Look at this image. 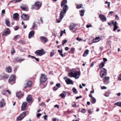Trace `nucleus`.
I'll return each mask as SVG.
<instances>
[{
    "instance_id": "473e14b6",
    "label": "nucleus",
    "mask_w": 121,
    "mask_h": 121,
    "mask_svg": "<svg viewBox=\"0 0 121 121\" xmlns=\"http://www.w3.org/2000/svg\"><path fill=\"white\" fill-rule=\"evenodd\" d=\"M72 91L75 94H77L78 93V91L76 89L75 87H73V88Z\"/></svg>"
},
{
    "instance_id": "49530a36",
    "label": "nucleus",
    "mask_w": 121,
    "mask_h": 121,
    "mask_svg": "<svg viewBox=\"0 0 121 121\" xmlns=\"http://www.w3.org/2000/svg\"><path fill=\"white\" fill-rule=\"evenodd\" d=\"M103 78H104V79L103 80H105L107 81L109 79V77H107L104 78V77Z\"/></svg>"
},
{
    "instance_id": "13d9d810",
    "label": "nucleus",
    "mask_w": 121,
    "mask_h": 121,
    "mask_svg": "<svg viewBox=\"0 0 121 121\" xmlns=\"http://www.w3.org/2000/svg\"><path fill=\"white\" fill-rule=\"evenodd\" d=\"M4 91H5V93H6V92L7 91L9 93V94H11V92L10 91H9L8 90H5Z\"/></svg>"
},
{
    "instance_id": "bb28decb",
    "label": "nucleus",
    "mask_w": 121,
    "mask_h": 121,
    "mask_svg": "<svg viewBox=\"0 0 121 121\" xmlns=\"http://www.w3.org/2000/svg\"><path fill=\"white\" fill-rule=\"evenodd\" d=\"M32 85V82L31 81H29L27 82V87H31Z\"/></svg>"
},
{
    "instance_id": "7c9ffc66",
    "label": "nucleus",
    "mask_w": 121,
    "mask_h": 121,
    "mask_svg": "<svg viewBox=\"0 0 121 121\" xmlns=\"http://www.w3.org/2000/svg\"><path fill=\"white\" fill-rule=\"evenodd\" d=\"M85 11L84 9L81 10L80 11V15L81 16H83L84 15Z\"/></svg>"
},
{
    "instance_id": "603ef678",
    "label": "nucleus",
    "mask_w": 121,
    "mask_h": 121,
    "mask_svg": "<svg viewBox=\"0 0 121 121\" xmlns=\"http://www.w3.org/2000/svg\"><path fill=\"white\" fill-rule=\"evenodd\" d=\"M19 27L18 26H16L14 27V30H16L19 29Z\"/></svg>"
},
{
    "instance_id": "3c124183",
    "label": "nucleus",
    "mask_w": 121,
    "mask_h": 121,
    "mask_svg": "<svg viewBox=\"0 0 121 121\" xmlns=\"http://www.w3.org/2000/svg\"><path fill=\"white\" fill-rule=\"evenodd\" d=\"M60 83H58L56 84V86L58 88L60 87Z\"/></svg>"
},
{
    "instance_id": "412c9836",
    "label": "nucleus",
    "mask_w": 121,
    "mask_h": 121,
    "mask_svg": "<svg viewBox=\"0 0 121 121\" xmlns=\"http://www.w3.org/2000/svg\"><path fill=\"white\" fill-rule=\"evenodd\" d=\"M34 31L33 30L31 31L29 33L28 37L30 39L34 35Z\"/></svg>"
},
{
    "instance_id": "c03bdc74",
    "label": "nucleus",
    "mask_w": 121,
    "mask_h": 121,
    "mask_svg": "<svg viewBox=\"0 0 121 121\" xmlns=\"http://www.w3.org/2000/svg\"><path fill=\"white\" fill-rule=\"evenodd\" d=\"M109 95V94L108 92H106L104 94V96L106 97H108Z\"/></svg>"
},
{
    "instance_id": "aec40b11",
    "label": "nucleus",
    "mask_w": 121,
    "mask_h": 121,
    "mask_svg": "<svg viewBox=\"0 0 121 121\" xmlns=\"http://www.w3.org/2000/svg\"><path fill=\"white\" fill-rule=\"evenodd\" d=\"M0 77L2 78L7 79L8 78L9 76L7 74L3 73L1 74L0 76Z\"/></svg>"
},
{
    "instance_id": "e433bc0d",
    "label": "nucleus",
    "mask_w": 121,
    "mask_h": 121,
    "mask_svg": "<svg viewBox=\"0 0 121 121\" xmlns=\"http://www.w3.org/2000/svg\"><path fill=\"white\" fill-rule=\"evenodd\" d=\"M82 6L83 5L82 4L77 5L76 8L77 9H79L81 8Z\"/></svg>"
},
{
    "instance_id": "a211bd4d",
    "label": "nucleus",
    "mask_w": 121,
    "mask_h": 121,
    "mask_svg": "<svg viewBox=\"0 0 121 121\" xmlns=\"http://www.w3.org/2000/svg\"><path fill=\"white\" fill-rule=\"evenodd\" d=\"M101 38L99 37H96L95 39L93 40L92 41L93 43H97L99 42L100 40H101Z\"/></svg>"
},
{
    "instance_id": "dca6fc26",
    "label": "nucleus",
    "mask_w": 121,
    "mask_h": 121,
    "mask_svg": "<svg viewBox=\"0 0 121 121\" xmlns=\"http://www.w3.org/2000/svg\"><path fill=\"white\" fill-rule=\"evenodd\" d=\"M20 8L23 11H27L29 10L28 7L25 5L21 6Z\"/></svg>"
},
{
    "instance_id": "72a5a7b5",
    "label": "nucleus",
    "mask_w": 121,
    "mask_h": 121,
    "mask_svg": "<svg viewBox=\"0 0 121 121\" xmlns=\"http://www.w3.org/2000/svg\"><path fill=\"white\" fill-rule=\"evenodd\" d=\"M58 52L59 53L60 55L62 57H63L64 55L62 54V49H61V50H58ZM64 56H65V55H64Z\"/></svg>"
},
{
    "instance_id": "09e8293b",
    "label": "nucleus",
    "mask_w": 121,
    "mask_h": 121,
    "mask_svg": "<svg viewBox=\"0 0 121 121\" xmlns=\"http://www.w3.org/2000/svg\"><path fill=\"white\" fill-rule=\"evenodd\" d=\"M67 42V41L66 40H63L62 42H63V43H62V45H64Z\"/></svg>"
},
{
    "instance_id": "680f3d73",
    "label": "nucleus",
    "mask_w": 121,
    "mask_h": 121,
    "mask_svg": "<svg viewBox=\"0 0 121 121\" xmlns=\"http://www.w3.org/2000/svg\"><path fill=\"white\" fill-rule=\"evenodd\" d=\"M65 4V3L63 2L62 1V2L61 4V6L62 7L64 6V5Z\"/></svg>"
},
{
    "instance_id": "a878e982",
    "label": "nucleus",
    "mask_w": 121,
    "mask_h": 121,
    "mask_svg": "<svg viewBox=\"0 0 121 121\" xmlns=\"http://www.w3.org/2000/svg\"><path fill=\"white\" fill-rule=\"evenodd\" d=\"M89 52V50L87 49H86L83 55V56L84 57L86 56L88 54Z\"/></svg>"
},
{
    "instance_id": "e2e57ef3",
    "label": "nucleus",
    "mask_w": 121,
    "mask_h": 121,
    "mask_svg": "<svg viewBox=\"0 0 121 121\" xmlns=\"http://www.w3.org/2000/svg\"><path fill=\"white\" fill-rule=\"evenodd\" d=\"M54 107L55 108H57V109H59V106L58 105H56L54 106Z\"/></svg>"
},
{
    "instance_id": "b1692460",
    "label": "nucleus",
    "mask_w": 121,
    "mask_h": 121,
    "mask_svg": "<svg viewBox=\"0 0 121 121\" xmlns=\"http://www.w3.org/2000/svg\"><path fill=\"white\" fill-rule=\"evenodd\" d=\"M19 16V14L18 13H15L13 15V18L15 20H17V19L18 18V17Z\"/></svg>"
},
{
    "instance_id": "cd10ccee",
    "label": "nucleus",
    "mask_w": 121,
    "mask_h": 121,
    "mask_svg": "<svg viewBox=\"0 0 121 121\" xmlns=\"http://www.w3.org/2000/svg\"><path fill=\"white\" fill-rule=\"evenodd\" d=\"M10 22L9 19H6L5 24L8 27L10 26Z\"/></svg>"
},
{
    "instance_id": "423d86ee",
    "label": "nucleus",
    "mask_w": 121,
    "mask_h": 121,
    "mask_svg": "<svg viewBox=\"0 0 121 121\" xmlns=\"http://www.w3.org/2000/svg\"><path fill=\"white\" fill-rule=\"evenodd\" d=\"M47 79L46 76L43 74H41V78L40 79V82L41 83H43L45 82Z\"/></svg>"
},
{
    "instance_id": "f8f14e48",
    "label": "nucleus",
    "mask_w": 121,
    "mask_h": 121,
    "mask_svg": "<svg viewBox=\"0 0 121 121\" xmlns=\"http://www.w3.org/2000/svg\"><path fill=\"white\" fill-rule=\"evenodd\" d=\"M40 39L42 42L44 43H46L48 41V39L46 37L41 36L40 37Z\"/></svg>"
},
{
    "instance_id": "0e129e2a",
    "label": "nucleus",
    "mask_w": 121,
    "mask_h": 121,
    "mask_svg": "<svg viewBox=\"0 0 121 121\" xmlns=\"http://www.w3.org/2000/svg\"><path fill=\"white\" fill-rule=\"evenodd\" d=\"M53 121H59V120L56 118H53Z\"/></svg>"
},
{
    "instance_id": "a18cd8bd",
    "label": "nucleus",
    "mask_w": 121,
    "mask_h": 121,
    "mask_svg": "<svg viewBox=\"0 0 121 121\" xmlns=\"http://www.w3.org/2000/svg\"><path fill=\"white\" fill-rule=\"evenodd\" d=\"M103 81H104V83L105 84H107L108 83V81H107V80H103Z\"/></svg>"
},
{
    "instance_id": "4be33fe9",
    "label": "nucleus",
    "mask_w": 121,
    "mask_h": 121,
    "mask_svg": "<svg viewBox=\"0 0 121 121\" xmlns=\"http://www.w3.org/2000/svg\"><path fill=\"white\" fill-rule=\"evenodd\" d=\"M4 99H3L2 101L0 102V107H2L5 106V103L4 101Z\"/></svg>"
},
{
    "instance_id": "c85d7f7f",
    "label": "nucleus",
    "mask_w": 121,
    "mask_h": 121,
    "mask_svg": "<svg viewBox=\"0 0 121 121\" xmlns=\"http://www.w3.org/2000/svg\"><path fill=\"white\" fill-rule=\"evenodd\" d=\"M6 71L9 73L10 72L12 71V68L10 66H9L6 68Z\"/></svg>"
},
{
    "instance_id": "de8ad7c7",
    "label": "nucleus",
    "mask_w": 121,
    "mask_h": 121,
    "mask_svg": "<svg viewBox=\"0 0 121 121\" xmlns=\"http://www.w3.org/2000/svg\"><path fill=\"white\" fill-rule=\"evenodd\" d=\"M82 113H85L86 112V109L85 108H83L81 111Z\"/></svg>"
},
{
    "instance_id": "9d476101",
    "label": "nucleus",
    "mask_w": 121,
    "mask_h": 121,
    "mask_svg": "<svg viewBox=\"0 0 121 121\" xmlns=\"http://www.w3.org/2000/svg\"><path fill=\"white\" fill-rule=\"evenodd\" d=\"M75 25L73 24H71L70 26L69 27V28L70 30H72V32L73 33H75L76 32V30H73L74 29V27L75 26Z\"/></svg>"
},
{
    "instance_id": "4468645a",
    "label": "nucleus",
    "mask_w": 121,
    "mask_h": 121,
    "mask_svg": "<svg viewBox=\"0 0 121 121\" xmlns=\"http://www.w3.org/2000/svg\"><path fill=\"white\" fill-rule=\"evenodd\" d=\"M16 95L18 98H19L22 97L23 95L24 94L22 93L20 91H19L17 92Z\"/></svg>"
},
{
    "instance_id": "bf43d9fd",
    "label": "nucleus",
    "mask_w": 121,
    "mask_h": 121,
    "mask_svg": "<svg viewBox=\"0 0 121 121\" xmlns=\"http://www.w3.org/2000/svg\"><path fill=\"white\" fill-rule=\"evenodd\" d=\"M92 26L91 24H90V25H87L86 26V27L87 28H88L90 27H91Z\"/></svg>"
},
{
    "instance_id": "5701e85b",
    "label": "nucleus",
    "mask_w": 121,
    "mask_h": 121,
    "mask_svg": "<svg viewBox=\"0 0 121 121\" xmlns=\"http://www.w3.org/2000/svg\"><path fill=\"white\" fill-rule=\"evenodd\" d=\"M24 60V58H19L18 57H17L15 59L13 60V62H16V61H23Z\"/></svg>"
},
{
    "instance_id": "6e6d98bb",
    "label": "nucleus",
    "mask_w": 121,
    "mask_h": 121,
    "mask_svg": "<svg viewBox=\"0 0 121 121\" xmlns=\"http://www.w3.org/2000/svg\"><path fill=\"white\" fill-rule=\"evenodd\" d=\"M58 89V88L56 86H55L53 87V91H55L56 90Z\"/></svg>"
},
{
    "instance_id": "58836bf2",
    "label": "nucleus",
    "mask_w": 121,
    "mask_h": 121,
    "mask_svg": "<svg viewBox=\"0 0 121 121\" xmlns=\"http://www.w3.org/2000/svg\"><path fill=\"white\" fill-rule=\"evenodd\" d=\"M114 27L113 30V31H115L118 28V27L117 26H113Z\"/></svg>"
},
{
    "instance_id": "8fccbe9b",
    "label": "nucleus",
    "mask_w": 121,
    "mask_h": 121,
    "mask_svg": "<svg viewBox=\"0 0 121 121\" xmlns=\"http://www.w3.org/2000/svg\"><path fill=\"white\" fill-rule=\"evenodd\" d=\"M105 4H107L108 7V8H109L110 6V3L109 2H108L107 1H106L105 2Z\"/></svg>"
},
{
    "instance_id": "9b49d317",
    "label": "nucleus",
    "mask_w": 121,
    "mask_h": 121,
    "mask_svg": "<svg viewBox=\"0 0 121 121\" xmlns=\"http://www.w3.org/2000/svg\"><path fill=\"white\" fill-rule=\"evenodd\" d=\"M21 17L24 20H27L29 19V16L27 14L23 13L21 16Z\"/></svg>"
},
{
    "instance_id": "5fc2aeb1",
    "label": "nucleus",
    "mask_w": 121,
    "mask_h": 121,
    "mask_svg": "<svg viewBox=\"0 0 121 121\" xmlns=\"http://www.w3.org/2000/svg\"><path fill=\"white\" fill-rule=\"evenodd\" d=\"M103 60L104 61L103 62H105H105L107 61V59L105 58H103Z\"/></svg>"
},
{
    "instance_id": "37998d69",
    "label": "nucleus",
    "mask_w": 121,
    "mask_h": 121,
    "mask_svg": "<svg viewBox=\"0 0 121 121\" xmlns=\"http://www.w3.org/2000/svg\"><path fill=\"white\" fill-rule=\"evenodd\" d=\"M20 37V35H17L15 36V39H14V40H17Z\"/></svg>"
},
{
    "instance_id": "a19ab883",
    "label": "nucleus",
    "mask_w": 121,
    "mask_h": 121,
    "mask_svg": "<svg viewBox=\"0 0 121 121\" xmlns=\"http://www.w3.org/2000/svg\"><path fill=\"white\" fill-rule=\"evenodd\" d=\"M65 29H64V31H63V30H61V33H60V36H61L63 34V33H65Z\"/></svg>"
},
{
    "instance_id": "4d7b16f0",
    "label": "nucleus",
    "mask_w": 121,
    "mask_h": 121,
    "mask_svg": "<svg viewBox=\"0 0 121 121\" xmlns=\"http://www.w3.org/2000/svg\"><path fill=\"white\" fill-rule=\"evenodd\" d=\"M115 18L116 20H119V17L117 15H115Z\"/></svg>"
},
{
    "instance_id": "1a4fd4ad",
    "label": "nucleus",
    "mask_w": 121,
    "mask_h": 121,
    "mask_svg": "<svg viewBox=\"0 0 121 121\" xmlns=\"http://www.w3.org/2000/svg\"><path fill=\"white\" fill-rule=\"evenodd\" d=\"M64 79L65 80V81L67 84H73V81L71 80L69 78L65 77L64 78Z\"/></svg>"
},
{
    "instance_id": "338daca9",
    "label": "nucleus",
    "mask_w": 121,
    "mask_h": 121,
    "mask_svg": "<svg viewBox=\"0 0 121 121\" xmlns=\"http://www.w3.org/2000/svg\"><path fill=\"white\" fill-rule=\"evenodd\" d=\"M28 56L31 57V58L32 59H34L35 58V56H31L30 55H28Z\"/></svg>"
},
{
    "instance_id": "4c0bfd02",
    "label": "nucleus",
    "mask_w": 121,
    "mask_h": 121,
    "mask_svg": "<svg viewBox=\"0 0 121 121\" xmlns=\"http://www.w3.org/2000/svg\"><path fill=\"white\" fill-rule=\"evenodd\" d=\"M19 42L22 44H25L26 43V42H25V41L22 40H20Z\"/></svg>"
},
{
    "instance_id": "ddd939ff",
    "label": "nucleus",
    "mask_w": 121,
    "mask_h": 121,
    "mask_svg": "<svg viewBox=\"0 0 121 121\" xmlns=\"http://www.w3.org/2000/svg\"><path fill=\"white\" fill-rule=\"evenodd\" d=\"M27 104L26 102H25L23 103L21 107V111H23L25 110L26 108Z\"/></svg>"
},
{
    "instance_id": "2eb2a0df",
    "label": "nucleus",
    "mask_w": 121,
    "mask_h": 121,
    "mask_svg": "<svg viewBox=\"0 0 121 121\" xmlns=\"http://www.w3.org/2000/svg\"><path fill=\"white\" fill-rule=\"evenodd\" d=\"M99 17L102 22H104L106 21V17L103 15L102 14L100 15Z\"/></svg>"
},
{
    "instance_id": "f03ea898",
    "label": "nucleus",
    "mask_w": 121,
    "mask_h": 121,
    "mask_svg": "<svg viewBox=\"0 0 121 121\" xmlns=\"http://www.w3.org/2000/svg\"><path fill=\"white\" fill-rule=\"evenodd\" d=\"M80 75V73L79 71L76 72L73 71H71L68 73V75L69 77H74L76 79L79 78Z\"/></svg>"
},
{
    "instance_id": "39448f33",
    "label": "nucleus",
    "mask_w": 121,
    "mask_h": 121,
    "mask_svg": "<svg viewBox=\"0 0 121 121\" xmlns=\"http://www.w3.org/2000/svg\"><path fill=\"white\" fill-rule=\"evenodd\" d=\"M28 113L27 111H25L21 113L19 116L17 118V119L19 120H21L25 117L27 113Z\"/></svg>"
},
{
    "instance_id": "ea45409f",
    "label": "nucleus",
    "mask_w": 121,
    "mask_h": 121,
    "mask_svg": "<svg viewBox=\"0 0 121 121\" xmlns=\"http://www.w3.org/2000/svg\"><path fill=\"white\" fill-rule=\"evenodd\" d=\"M37 26V25L35 24V23L34 22L33 24V25L32 26V28H34L36 27Z\"/></svg>"
},
{
    "instance_id": "69168bd1",
    "label": "nucleus",
    "mask_w": 121,
    "mask_h": 121,
    "mask_svg": "<svg viewBox=\"0 0 121 121\" xmlns=\"http://www.w3.org/2000/svg\"><path fill=\"white\" fill-rule=\"evenodd\" d=\"M82 97V96L81 95H80L79 96H77L76 98V99H77L79 98H81Z\"/></svg>"
},
{
    "instance_id": "393cba45",
    "label": "nucleus",
    "mask_w": 121,
    "mask_h": 121,
    "mask_svg": "<svg viewBox=\"0 0 121 121\" xmlns=\"http://www.w3.org/2000/svg\"><path fill=\"white\" fill-rule=\"evenodd\" d=\"M90 101L92 104H95L96 102V100L94 97L91 98L90 99Z\"/></svg>"
},
{
    "instance_id": "774afa93",
    "label": "nucleus",
    "mask_w": 121,
    "mask_h": 121,
    "mask_svg": "<svg viewBox=\"0 0 121 121\" xmlns=\"http://www.w3.org/2000/svg\"><path fill=\"white\" fill-rule=\"evenodd\" d=\"M41 114L40 113H38L37 115V117H38L41 116Z\"/></svg>"
},
{
    "instance_id": "c756f323",
    "label": "nucleus",
    "mask_w": 121,
    "mask_h": 121,
    "mask_svg": "<svg viewBox=\"0 0 121 121\" xmlns=\"http://www.w3.org/2000/svg\"><path fill=\"white\" fill-rule=\"evenodd\" d=\"M105 64L104 62H101L99 65V68L101 69L104 66Z\"/></svg>"
},
{
    "instance_id": "052dcab7",
    "label": "nucleus",
    "mask_w": 121,
    "mask_h": 121,
    "mask_svg": "<svg viewBox=\"0 0 121 121\" xmlns=\"http://www.w3.org/2000/svg\"><path fill=\"white\" fill-rule=\"evenodd\" d=\"M107 89V87L104 86H103L101 87V89L102 90L105 89Z\"/></svg>"
},
{
    "instance_id": "6ab92c4d",
    "label": "nucleus",
    "mask_w": 121,
    "mask_h": 121,
    "mask_svg": "<svg viewBox=\"0 0 121 121\" xmlns=\"http://www.w3.org/2000/svg\"><path fill=\"white\" fill-rule=\"evenodd\" d=\"M10 33V31L9 30V28H7L6 30L4 31V32H3V33L2 34V36H4L7 34H9Z\"/></svg>"
},
{
    "instance_id": "7ed1b4c3",
    "label": "nucleus",
    "mask_w": 121,
    "mask_h": 121,
    "mask_svg": "<svg viewBox=\"0 0 121 121\" xmlns=\"http://www.w3.org/2000/svg\"><path fill=\"white\" fill-rule=\"evenodd\" d=\"M46 52L43 49L41 50H37L35 52V53L37 56H41L45 54Z\"/></svg>"
},
{
    "instance_id": "864d4df0",
    "label": "nucleus",
    "mask_w": 121,
    "mask_h": 121,
    "mask_svg": "<svg viewBox=\"0 0 121 121\" xmlns=\"http://www.w3.org/2000/svg\"><path fill=\"white\" fill-rule=\"evenodd\" d=\"M31 8V9H36V7L35 6V4H34V5H32Z\"/></svg>"
},
{
    "instance_id": "f704fd0d",
    "label": "nucleus",
    "mask_w": 121,
    "mask_h": 121,
    "mask_svg": "<svg viewBox=\"0 0 121 121\" xmlns=\"http://www.w3.org/2000/svg\"><path fill=\"white\" fill-rule=\"evenodd\" d=\"M114 105L121 107V102H117L114 104Z\"/></svg>"
},
{
    "instance_id": "f257e3e1",
    "label": "nucleus",
    "mask_w": 121,
    "mask_h": 121,
    "mask_svg": "<svg viewBox=\"0 0 121 121\" xmlns=\"http://www.w3.org/2000/svg\"><path fill=\"white\" fill-rule=\"evenodd\" d=\"M68 7L66 4L65 5L63 8V10H61L60 13V20L56 19V21L57 23L60 22L64 17V15L65 14L67 10L68 9Z\"/></svg>"
},
{
    "instance_id": "6e6552de",
    "label": "nucleus",
    "mask_w": 121,
    "mask_h": 121,
    "mask_svg": "<svg viewBox=\"0 0 121 121\" xmlns=\"http://www.w3.org/2000/svg\"><path fill=\"white\" fill-rule=\"evenodd\" d=\"M42 4V3L39 2H35V5L36 7L35 9L37 10L39 9L41 7Z\"/></svg>"
},
{
    "instance_id": "c9c22d12",
    "label": "nucleus",
    "mask_w": 121,
    "mask_h": 121,
    "mask_svg": "<svg viewBox=\"0 0 121 121\" xmlns=\"http://www.w3.org/2000/svg\"><path fill=\"white\" fill-rule=\"evenodd\" d=\"M11 53L13 55L15 53V51L14 48H12L11 50Z\"/></svg>"
},
{
    "instance_id": "2f4dec72",
    "label": "nucleus",
    "mask_w": 121,
    "mask_h": 121,
    "mask_svg": "<svg viewBox=\"0 0 121 121\" xmlns=\"http://www.w3.org/2000/svg\"><path fill=\"white\" fill-rule=\"evenodd\" d=\"M66 93L65 91H63L60 95V96L62 98H64L65 97L66 95Z\"/></svg>"
},
{
    "instance_id": "f3484780",
    "label": "nucleus",
    "mask_w": 121,
    "mask_h": 121,
    "mask_svg": "<svg viewBox=\"0 0 121 121\" xmlns=\"http://www.w3.org/2000/svg\"><path fill=\"white\" fill-rule=\"evenodd\" d=\"M32 100L31 95H29L27 96L26 99V100L28 103H31Z\"/></svg>"
},
{
    "instance_id": "79ce46f5",
    "label": "nucleus",
    "mask_w": 121,
    "mask_h": 121,
    "mask_svg": "<svg viewBox=\"0 0 121 121\" xmlns=\"http://www.w3.org/2000/svg\"><path fill=\"white\" fill-rule=\"evenodd\" d=\"M112 23L113 26H117V22H115V23H114V22L113 21H112Z\"/></svg>"
},
{
    "instance_id": "0eeeda50",
    "label": "nucleus",
    "mask_w": 121,
    "mask_h": 121,
    "mask_svg": "<svg viewBox=\"0 0 121 121\" xmlns=\"http://www.w3.org/2000/svg\"><path fill=\"white\" fill-rule=\"evenodd\" d=\"M101 75L100 76L101 78H103L104 76H106L107 70L104 68H102L101 69Z\"/></svg>"
},
{
    "instance_id": "20e7f679",
    "label": "nucleus",
    "mask_w": 121,
    "mask_h": 121,
    "mask_svg": "<svg viewBox=\"0 0 121 121\" xmlns=\"http://www.w3.org/2000/svg\"><path fill=\"white\" fill-rule=\"evenodd\" d=\"M16 78L14 75H12L10 76L8 81V82L11 85L14 84L16 83Z\"/></svg>"
}]
</instances>
